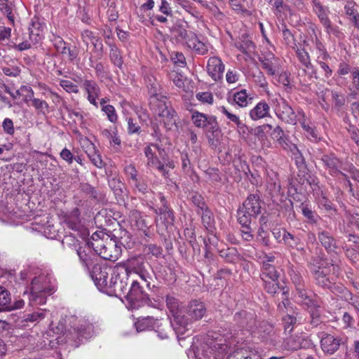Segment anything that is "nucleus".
I'll return each instance as SVG.
<instances>
[{"label": "nucleus", "mask_w": 359, "mask_h": 359, "mask_svg": "<svg viewBox=\"0 0 359 359\" xmlns=\"http://www.w3.org/2000/svg\"><path fill=\"white\" fill-rule=\"evenodd\" d=\"M76 252L82 264L88 269L91 264L90 257L86 253L85 250L82 248L77 249Z\"/></svg>", "instance_id": "obj_54"}, {"label": "nucleus", "mask_w": 359, "mask_h": 359, "mask_svg": "<svg viewBox=\"0 0 359 359\" xmlns=\"http://www.w3.org/2000/svg\"><path fill=\"white\" fill-rule=\"evenodd\" d=\"M25 278L31 280L29 306L45 304L47 297L55 290V280L53 273L48 270L37 266H29Z\"/></svg>", "instance_id": "obj_2"}, {"label": "nucleus", "mask_w": 359, "mask_h": 359, "mask_svg": "<svg viewBox=\"0 0 359 359\" xmlns=\"http://www.w3.org/2000/svg\"><path fill=\"white\" fill-rule=\"evenodd\" d=\"M110 58L115 65L118 67H121L122 65L123 61L120 51L116 47L111 48Z\"/></svg>", "instance_id": "obj_51"}, {"label": "nucleus", "mask_w": 359, "mask_h": 359, "mask_svg": "<svg viewBox=\"0 0 359 359\" xmlns=\"http://www.w3.org/2000/svg\"><path fill=\"white\" fill-rule=\"evenodd\" d=\"M162 207L158 210H156L158 215L156 218V226L158 231H164L174 225L175 216L173 212L166 205L163 196H161Z\"/></svg>", "instance_id": "obj_8"}, {"label": "nucleus", "mask_w": 359, "mask_h": 359, "mask_svg": "<svg viewBox=\"0 0 359 359\" xmlns=\"http://www.w3.org/2000/svg\"><path fill=\"white\" fill-rule=\"evenodd\" d=\"M166 306L172 314L171 325L177 336L184 334L191 329L192 323L201 319L206 312V308L201 302L191 301L184 307L171 295L166 297Z\"/></svg>", "instance_id": "obj_1"}, {"label": "nucleus", "mask_w": 359, "mask_h": 359, "mask_svg": "<svg viewBox=\"0 0 359 359\" xmlns=\"http://www.w3.org/2000/svg\"><path fill=\"white\" fill-rule=\"evenodd\" d=\"M63 222L69 229L74 231H79L81 227V220L79 219V212L78 209H74L69 214L64 216Z\"/></svg>", "instance_id": "obj_27"}, {"label": "nucleus", "mask_w": 359, "mask_h": 359, "mask_svg": "<svg viewBox=\"0 0 359 359\" xmlns=\"http://www.w3.org/2000/svg\"><path fill=\"white\" fill-rule=\"evenodd\" d=\"M297 290V300L299 304L309 305L311 302V299L307 294V292L304 288V285H300L296 288Z\"/></svg>", "instance_id": "obj_46"}, {"label": "nucleus", "mask_w": 359, "mask_h": 359, "mask_svg": "<svg viewBox=\"0 0 359 359\" xmlns=\"http://www.w3.org/2000/svg\"><path fill=\"white\" fill-rule=\"evenodd\" d=\"M170 78L172 79L173 83L177 87H178L179 88H182L184 87V84L182 75L174 72L170 74Z\"/></svg>", "instance_id": "obj_62"}, {"label": "nucleus", "mask_w": 359, "mask_h": 359, "mask_svg": "<svg viewBox=\"0 0 359 359\" xmlns=\"http://www.w3.org/2000/svg\"><path fill=\"white\" fill-rule=\"evenodd\" d=\"M60 86L68 93L77 94L79 93V86L69 80L61 79Z\"/></svg>", "instance_id": "obj_45"}, {"label": "nucleus", "mask_w": 359, "mask_h": 359, "mask_svg": "<svg viewBox=\"0 0 359 359\" xmlns=\"http://www.w3.org/2000/svg\"><path fill=\"white\" fill-rule=\"evenodd\" d=\"M252 215H250L243 207L238 210V221L245 228L248 229V226L251 222Z\"/></svg>", "instance_id": "obj_41"}, {"label": "nucleus", "mask_w": 359, "mask_h": 359, "mask_svg": "<svg viewBox=\"0 0 359 359\" xmlns=\"http://www.w3.org/2000/svg\"><path fill=\"white\" fill-rule=\"evenodd\" d=\"M82 88L87 95L88 101L96 107H98L97 99L100 95V88L98 84L93 80L84 79L81 84Z\"/></svg>", "instance_id": "obj_12"}, {"label": "nucleus", "mask_w": 359, "mask_h": 359, "mask_svg": "<svg viewBox=\"0 0 359 359\" xmlns=\"http://www.w3.org/2000/svg\"><path fill=\"white\" fill-rule=\"evenodd\" d=\"M41 31L39 29V23L33 22L32 27L29 28V36L33 44L38 43L41 39Z\"/></svg>", "instance_id": "obj_44"}, {"label": "nucleus", "mask_w": 359, "mask_h": 359, "mask_svg": "<svg viewBox=\"0 0 359 359\" xmlns=\"http://www.w3.org/2000/svg\"><path fill=\"white\" fill-rule=\"evenodd\" d=\"M123 264L128 268L127 271L129 276L132 273L137 275L147 287H150L149 280L151 279V277L144 269V263L142 258H132Z\"/></svg>", "instance_id": "obj_11"}, {"label": "nucleus", "mask_w": 359, "mask_h": 359, "mask_svg": "<svg viewBox=\"0 0 359 359\" xmlns=\"http://www.w3.org/2000/svg\"><path fill=\"white\" fill-rule=\"evenodd\" d=\"M332 97L336 107H341L344 105L346 102V97L344 94H341L339 92L332 90Z\"/></svg>", "instance_id": "obj_53"}, {"label": "nucleus", "mask_w": 359, "mask_h": 359, "mask_svg": "<svg viewBox=\"0 0 359 359\" xmlns=\"http://www.w3.org/2000/svg\"><path fill=\"white\" fill-rule=\"evenodd\" d=\"M24 101L31 102L32 106L43 114L48 112V103L44 100L34 97V92L30 87L24 86Z\"/></svg>", "instance_id": "obj_15"}, {"label": "nucleus", "mask_w": 359, "mask_h": 359, "mask_svg": "<svg viewBox=\"0 0 359 359\" xmlns=\"http://www.w3.org/2000/svg\"><path fill=\"white\" fill-rule=\"evenodd\" d=\"M352 85L355 90L359 92V69L354 67L351 71Z\"/></svg>", "instance_id": "obj_59"}, {"label": "nucleus", "mask_w": 359, "mask_h": 359, "mask_svg": "<svg viewBox=\"0 0 359 359\" xmlns=\"http://www.w3.org/2000/svg\"><path fill=\"white\" fill-rule=\"evenodd\" d=\"M135 325L137 331L142 332L146 330H154L156 327L158 328L161 325V323L158 319L147 316L138 319Z\"/></svg>", "instance_id": "obj_24"}, {"label": "nucleus", "mask_w": 359, "mask_h": 359, "mask_svg": "<svg viewBox=\"0 0 359 359\" xmlns=\"http://www.w3.org/2000/svg\"><path fill=\"white\" fill-rule=\"evenodd\" d=\"M102 111L106 114L110 122L115 123L117 121L118 116L112 105L108 104L103 106Z\"/></svg>", "instance_id": "obj_50"}, {"label": "nucleus", "mask_w": 359, "mask_h": 359, "mask_svg": "<svg viewBox=\"0 0 359 359\" xmlns=\"http://www.w3.org/2000/svg\"><path fill=\"white\" fill-rule=\"evenodd\" d=\"M114 243L111 241L109 243H107L105 245V248L100 250V252L98 254L101 257L104 259L112 260L115 258V257L112 255V249L114 248Z\"/></svg>", "instance_id": "obj_48"}, {"label": "nucleus", "mask_w": 359, "mask_h": 359, "mask_svg": "<svg viewBox=\"0 0 359 359\" xmlns=\"http://www.w3.org/2000/svg\"><path fill=\"white\" fill-rule=\"evenodd\" d=\"M233 100L241 107H245L251 102L252 98L249 97L246 90H241L233 94Z\"/></svg>", "instance_id": "obj_35"}, {"label": "nucleus", "mask_w": 359, "mask_h": 359, "mask_svg": "<svg viewBox=\"0 0 359 359\" xmlns=\"http://www.w3.org/2000/svg\"><path fill=\"white\" fill-rule=\"evenodd\" d=\"M74 331L80 341L91 337L95 332L93 324L88 319L80 320Z\"/></svg>", "instance_id": "obj_19"}, {"label": "nucleus", "mask_w": 359, "mask_h": 359, "mask_svg": "<svg viewBox=\"0 0 359 359\" xmlns=\"http://www.w3.org/2000/svg\"><path fill=\"white\" fill-rule=\"evenodd\" d=\"M283 148L291 153L292 156L294 158L297 165H302L304 163L303 156L295 144L288 141L283 147Z\"/></svg>", "instance_id": "obj_32"}, {"label": "nucleus", "mask_w": 359, "mask_h": 359, "mask_svg": "<svg viewBox=\"0 0 359 359\" xmlns=\"http://www.w3.org/2000/svg\"><path fill=\"white\" fill-rule=\"evenodd\" d=\"M313 4V11L318 15L320 22L324 27L329 32L332 29L331 21L328 18L329 11L325 8L319 0H311Z\"/></svg>", "instance_id": "obj_18"}, {"label": "nucleus", "mask_w": 359, "mask_h": 359, "mask_svg": "<svg viewBox=\"0 0 359 359\" xmlns=\"http://www.w3.org/2000/svg\"><path fill=\"white\" fill-rule=\"evenodd\" d=\"M178 36L183 40L187 46L199 55H205L208 53L207 45L200 41L195 33L185 29H180Z\"/></svg>", "instance_id": "obj_9"}, {"label": "nucleus", "mask_w": 359, "mask_h": 359, "mask_svg": "<svg viewBox=\"0 0 359 359\" xmlns=\"http://www.w3.org/2000/svg\"><path fill=\"white\" fill-rule=\"evenodd\" d=\"M6 215L9 222L13 225H19L22 223V210L20 206H14L10 204L6 208Z\"/></svg>", "instance_id": "obj_26"}, {"label": "nucleus", "mask_w": 359, "mask_h": 359, "mask_svg": "<svg viewBox=\"0 0 359 359\" xmlns=\"http://www.w3.org/2000/svg\"><path fill=\"white\" fill-rule=\"evenodd\" d=\"M283 239L285 244L292 247L296 248L300 243V238L299 237L294 236L290 233L284 231Z\"/></svg>", "instance_id": "obj_47"}, {"label": "nucleus", "mask_w": 359, "mask_h": 359, "mask_svg": "<svg viewBox=\"0 0 359 359\" xmlns=\"http://www.w3.org/2000/svg\"><path fill=\"white\" fill-rule=\"evenodd\" d=\"M269 97V102L271 105L276 116L287 123L294 125L299 118L304 117V113L302 111H298L295 114L293 109L288 104L286 100L282 98L279 95Z\"/></svg>", "instance_id": "obj_5"}, {"label": "nucleus", "mask_w": 359, "mask_h": 359, "mask_svg": "<svg viewBox=\"0 0 359 359\" xmlns=\"http://www.w3.org/2000/svg\"><path fill=\"white\" fill-rule=\"evenodd\" d=\"M124 264H116L112 269L109 278L107 294L123 297L128 286L129 276Z\"/></svg>", "instance_id": "obj_6"}, {"label": "nucleus", "mask_w": 359, "mask_h": 359, "mask_svg": "<svg viewBox=\"0 0 359 359\" xmlns=\"http://www.w3.org/2000/svg\"><path fill=\"white\" fill-rule=\"evenodd\" d=\"M311 271L313 272L314 278L316 279V283L320 286H329L330 282L327 280L325 281L322 280L321 278H323L325 276H329L330 273L332 270L333 273H334L335 266L332 264L331 266H320L316 269L315 266H311Z\"/></svg>", "instance_id": "obj_22"}, {"label": "nucleus", "mask_w": 359, "mask_h": 359, "mask_svg": "<svg viewBox=\"0 0 359 359\" xmlns=\"http://www.w3.org/2000/svg\"><path fill=\"white\" fill-rule=\"evenodd\" d=\"M341 339L330 334H324L320 339L323 351L327 354L334 353L339 348Z\"/></svg>", "instance_id": "obj_17"}, {"label": "nucleus", "mask_w": 359, "mask_h": 359, "mask_svg": "<svg viewBox=\"0 0 359 359\" xmlns=\"http://www.w3.org/2000/svg\"><path fill=\"white\" fill-rule=\"evenodd\" d=\"M47 219L48 217H46L45 219H41L39 222L36 221L34 223H32L31 226H27L26 229L34 230L43 234L48 238H53L55 236V231L54 230L53 232H52L53 226L49 224Z\"/></svg>", "instance_id": "obj_20"}, {"label": "nucleus", "mask_w": 359, "mask_h": 359, "mask_svg": "<svg viewBox=\"0 0 359 359\" xmlns=\"http://www.w3.org/2000/svg\"><path fill=\"white\" fill-rule=\"evenodd\" d=\"M44 317L45 313L43 311L39 310L38 311L34 312L30 315H27V318L26 319H24V321L36 322L43 319Z\"/></svg>", "instance_id": "obj_60"}, {"label": "nucleus", "mask_w": 359, "mask_h": 359, "mask_svg": "<svg viewBox=\"0 0 359 359\" xmlns=\"http://www.w3.org/2000/svg\"><path fill=\"white\" fill-rule=\"evenodd\" d=\"M0 11L6 15L11 22L14 21L15 4L11 0H0Z\"/></svg>", "instance_id": "obj_34"}, {"label": "nucleus", "mask_w": 359, "mask_h": 359, "mask_svg": "<svg viewBox=\"0 0 359 359\" xmlns=\"http://www.w3.org/2000/svg\"><path fill=\"white\" fill-rule=\"evenodd\" d=\"M173 62L180 67H184L186 65V59L184 55L180 52H175L171 56Z\"/></svg>", "instance_id": "obj_56"}, {"label": "nucleus", "mask_w": 359, "mask_h": 359, "mask_svg": "<svg viewBox=\"0 0 359 359\" xmlns=\"http://www.w3.org/2000/svg\"><path fill=\"white\" fill-rule=\"evenodd\" d=\"M234 318L235 320L241 323L242 326H246L249 329L252 328L255 322L254 313H247L245 311L236 313Z\"/></svg>", "instance_id": "obj_33"}, {"label": "nucleus", "mask_w": 359, "mask_h": 359, "mask_svg": "<svg viewBox=\"0 0 359 359\" xmlns=\"http://www.w3.org/2000/svg\"><path fill=\"white\" fill-rule=\"evenodd\" d=\"M232 335L228 332L221 334L213 332L208 334L206 342L207 348L204 351V356L207 359H211V355L215 359H224L232 344Z\"/></svg>", "instance_id": "obj_3"}, {"label": "nucleus", "mask_w": 359, "mask_h": 359, "mask_svg": "<svg viewBox=\"0 0 359 359\" xmlns=\"http://www.w3.org/2000/svg\"><path fill=\"white\" fill-rule=\"evenodd\" d=\"M297 55L299 61L308 69H311L313 72V67L311 63L310 56L309 53L302 48H297Z\"/></svg>", "instance_id": "obj_40"}, {"label": "nucleus", "mask_w": 359, "mask_h": 359, "mask_svg": "<svg viewBox=\"0 0 359 359\" xmlns=\"http://www.w3.org/2000/svg\"><path fill=\"white\" fill-rule=\"evenodd\" d=\"M299 121L308 138L311 140H316L318 138V134L315 129L309 125L308 121H306L305 116L302 118H299Z\"/></svg>", "instance_id": "obj_39"}, {"label": "nucleus", "mask_w": 359, "mask_h": 359, "mask_svg": "<svg viewBox=\"0 0 359 359\" xmlns=\"http://www.w3.org/2000/svg\"><path fill=\"white\" fill-rule=\"evenodd\" d=\"M205 128H207V134L214 133L215 131L218 133V130H220L217 118L214 116H210L209 123Z\"/></svg>", "instance_id": "obj_55"}, {"label": "nucleus", "mask_w": 359, "mask_h": 359, "mask_svg": "<svg viewBox=\"0 0 359 359\" xmlns=\"http://www.w3.org/2000/svg\"><path fill=\"white\" fill-rule=\"evenodd\" d=\"M125 172L127 176L130 177L131 182L136 181V178H137V170L133 165L130 164L126 166Z\"/></svg>", "instance_id": "obj_63"}, {"label": "nucleus", "mask_w": 359, "mask_h": 359, "mask_svg": "<svg viewBox=\"0 0 359 359\" xmlns=\"http://www.w3.org/2000/svg\"><path fill=\"white\" fill-rule=\"evenodd\" d=\"M290 302L288 299H285L281 304H278L280 311H286L287 314L283 317V321L284 323L285 330L288 332L292 330V326L296 323L297 316L294 314L295 312L293 311L292 307H289Z\"/></svg>", "instance_id": "obj_16"}, {"label": "nucleus", "mask_w": 359, "mask_h": 359, "mask_svg": "<svg viewBox=\"0 0 359 359\" xmlns=\"http://www.w3.org/2000/svg\"><path fill=\"white\" fill-rule=\"evenodd\" d=\"M278 275L275 267L270 263L262 261V270L261 278L263 281L268 280H277Z\"/></svg>", "instance_id": "obj_28"}, {"label": "nucleus", "mask_w": 359, "mask_h": 359, "mask_svg": "<svg viewBox=\"0 0 359 359\" xmlns=\"http://www.w3.org/2000/svg\"><path fill=\"white\" fill-rule=\"evenodd\" d=\"M207 69L208 74L212 79L217 81L223 76L224 65L218 57H212L208 60Z\"/></svg>", "instance_id": "obj_14"}, {"label": "nucleus", "mask_w": 359, "mask_h": 359, "mask_svg": "<svg viewBox=\"0 0 359 359\" xmlns=\"http://www.w3.org/2000/svg\"><path fill=\"white\" fill-rule=\"evenodd\" d=\"M265 283V289L270 294H276L279 290V286L276 280H268L264 281Z\"/></svg>", "instance_id": "obj_57"}, {"label": "nucleus", "mask_w": 359, "mask_h": 359, "mask_svg": "<svg viewBox=\"0 0 359 359\" xmlns=\"http://www.w3.org/2000/svg\"><path fill=\"white\" fill-rule=\"evenodd\" d=\"M112 269L110 267L95 265L90 273L91 278L97 289L106 294H107L108 287H109V283H107V280L109 275H111Z\"/></svg>", "instance_id": "obj_10"}, {"label": "nucleus", "mask_w": 359, "mask_h": 359, "mask_svg": "<svg viewBox=\"0 0 359 359\" xmlns=\"http://www.w3.org/2000/svg\"><path fill=\"white\" fill-rule=\"evenodd\" d=\"M318 239L328 251H332L336 248L334 239L327 232H320L318 235Z\"/></svg>", "instance_id": "obj_36"}, {"label": "nucleus", "mask_w": 359, "mask_h": 359, "mask_svg": "<svg viewBox=\"0 0 359 359\" xmlns=\"http://www.w3.org/2000/svg\"><path fill=\"white\" fill-rule=\"evenodd\" d=\"M262 68L267 71L270 75H274L278 69L277 59L273 55H269L261 60Z\"/></svg>", "instance_id": "obj_31"}, {"label": "nucleus", "mask_w": 359, "mask_h": 359, "mask_svg": "<svg viewBox=\"0 0 359 359\" xmlns=\"http://www.w3.org/2000/svg\"><path fill=\"white\" fill-rule=\"evenodd\" d=\"M321 161L331 175L338 176L339 175H341L345 176L340 170V168H341V162L334 154H324L321 158Z\"/></svg>", "instance_id": "obj_13"}, {"label": "nucleus", "mask_w": 359, "mask_h": 359, "mask_svg": "<svg viewBox=\"0 0 359 359\" xmlns=\"http://www.w3.org/2000/svg\"><path fill=\"white\" fill-rule=\"evenodd\" d=\"M210 116L203 113L194 111L191 114V120L197 128H205L209 123Z\"/></svg>", "instance_id": "obj_37"}, {"label": "nucleus", "mask_w": 359, "mask_h": 359, "mask_svg": "<svg viewBox=\"0 0 359 359\" xmlns=\"http://www.w3.org/2000/svg\"><path fill=\"white\" fill-rule=\"evenodd\" d=\"M129 222L131 226L139 230H144L147 227L141 212L136 210L130 212Z\"/></svg>", "instance_id": "obj_30"}, {"label": "nucleus", "mask_w": 359, "mask_h": 359, "mask_svg": "<svg viewBox=\"0 0 359 359\" xmlns=\"http://www.w3.org/2000/svg\"><path fill=\"white\" fill-rule=\"evenodd\" d=\"M196 99L203 104H212L213 103V96L210 92H199L196 95Z\"/></svg>", "instance_id": "obj_49"}, {"label": "nucleus", "mask_w": 359, "mask_h": 359, "mask_svg": "<svg viewBox=\"0 0 359 359\" xmlns=\"http://www.w3.org/2000/svg\"><path fill=\"white\" fill-rule=\"evenodd\" d=\"M209 143L212 145L217 146V144L219 142L220 139L222 137V132L221 130H218V133L215 131L214 133H210L207 134Z\"/></svg>", "instance_id": "obj_58"}, {"label": "nucleus", "mask_w": 359, "mask_h": 359, "mask_svg": "<svg viewBox=\"0 0 359 359\" xmlns=\"http://www.w3.org/2000/svg\"><path fill=\"white\" fill-rule=\"evenodd\" d=\"M81 38L87 46L90 43H92L95 48L98 46H102V43L100 41L98 37L95 36L90 30L86 29L83 31L81 33Z\"/></svg>", "instance_id": "obj_38"}, {"label": "nucleus", "mask_w": 359, "mask_h": 359, "mask_svg": "<svg viewBox=\"0 0 359 359\" xmlns=\"http://www.w3.org/2000/svg\"><path fill=\"white\" fill-rule=\"evenodd\" d=\"M302 347L300 338L297 336H292L284 341L283 348L287 350L295 351Z\"/></svg>", "instance_id": "obj_42"}, {"label": "nucleus", "mask_w": 359, "mask_h": 359, "mask_svg": "<svg viewBox=\"0 0 359 359\" xmlns=\"http://www.w3.org/2000/svg\"><path fill=\"white\" fill-rule=\"evenodd\" d=\"M243 208L255 217L261 212L260 201L255 195L249 196L243 203Z\"/></svg>", "instance_id": "obj_25"}, {"label": "nucleus", "mask_w": 359, "mask_h": 359, "mask_svg": "<svg viewBox=\"0 0 359 359\" xmlns=\"http://www.w3.org/2000/svg\"><path fill=\"white\" fill-rule=\"evenodd\" d=\"M144 151L147 159V165L156 168L163 176L168 173L167 168H175L174 162L165 158L164 150L159 148L157 144H151L147 146Z\"/></svg>", "instance_id": "obj_4"}, {"label": "nucleus", "mask_w": 359, "mask_h": 359, "mask_svg": "<svg viewBox=\"0 0 359 359\" xmlns=\"http://www.w3.org/2000/svg\"><path fill=\"white\" fill-rule=\"evenodd\" d=\"M143 285H145L141 280L133 279L130 286L127 287L123 298H125L133 305L135 306L139 302H146L148 300V296L143 290Z\"/></svg>", "instance_id": "obj_7"}, {"label": "nucleus", "mask_w": 359, "mask_h": 359, "mask_svg": "<svg viewBox=\"0 0 359 359\" xmlns=\"http://www.w3.org/2000/svg\"><path fill=\"white\" fill-rule=\"evenodd\" d=\"M11 298L9 292L0 286V306H6L11 302Z\"/></svg>", "instance_id": "obj_52"}, {"label": "nucleus", "mask_w": 359, "mask_h": 359, "mask_svg": "<svg viewBox=\"0 0 359 359\" xmlns=\"http://www.w3.org/2000/svg\"><path fill=\"white\" fill-rule=\"evenodd\" d=\"M55 46L57 51L61 54H66V50L69 48L66 46V43L60 37H58L55 41Z\"/></svg>", "instance_id": "obj_61"}, {"label": "nucleus", "mask_w": 359, "mask_h": 359, "mask_svg": "<svg viewBox=\"0 0 359 359\" xmlns=\"http://www.w3.org/2000/svg\"><path fill=\"white\" fill-rule=\"evenodd\" d=\"M159 116L161 118L160 121L163 122L166 129L171 130L176 123V114L172 109L163 105V108L158 113Z\"/></svg>", "instance_id": "obj_23"}, {"label": "nucleus", "mask_w": 359, "mask_h": 359, "mask_svg": "<svg viewBox=\"0 0 359 359\" xmlns=\"http://www.w3.org/2000/svg\"><path fill=\"white\" fill-rule=\"evenodd\" d=\"M217 111L220 112L222 114L224 115L228 119L227 124L230 125L231 123L235 124L238 128H241L244 124L240 120L239 116L236 114L232 113L228 108L224 106H219L217 108Z\"/></svg>", "instance_id": "obj_29"}, {"label": "nucleus", "mask_w": 359, "mask_h": 359, "mask_svg": "<svg viewBox=\"0 0 359 359\" xmlns=\"http://www.w3.org/2000/svg\"><path fill=\"white\" fill-rule=\"evenodd\" d=\"M348 222L359 231V213L353 212L349 214Z\"/></svg>", "instance_id": "obj_64"}, {"label": "nucleus", "mask_w": 359, "mask_h": 359, "mask_svg": "<svg viewBox=\"0 0 359 359\" xmlns=\"http://www.w3.org/2000/svg\"><path fill=\"white\" fill-rule=\"evenodd\" d=\"M272 139L277 140L280 147H283L289 140L285 136L283 129L280 126H276L273 129L271 133Z\"/></svg>", "instance_id": "obj_43"}, {"label": "nucleus", "mask_w": 359, "mask_h": 359, "mask_svg": "<svg viewBox=\"0 0 359 359\" xmlns=\"http://www.w3.org/2000/svg\"><path fill=\"white\" fill-rule=\"evenodd\" d=\"M250 118L257 121L270 116V107L268 103L262 100L259 102L249 112Z\"/></svg>", "instance_id": "obj_21"}]
</instances>
